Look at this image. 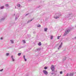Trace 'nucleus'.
Returning a JSON list of instances; mask_svg holds the SVG:
<instances>
[{
  "label": "nucleus",
  "instance_id": "nucleus-1",
  "mask_svg": "<svg viewBox=\"0 0 76 76\" xmlns=\"http://www.w3.org/2000/svg\"><path fill=\"white\" fill-rule=\"evenodd\" d=\"M71 30V28H68V29H66L64 33V36H65V35H66L67 34H68L69 33L70 31Z\"/></svg>",
  "mask_w": 76,
  "mask_h": 76
},
{
  "label": "nucleus",
  "instance_id": "nucleus-2",
  "mask_svg": "<svg viewBox=\"0 0 76 76\" xmlns=\"http://www.w3.org/2000/svg\"><path fill=\"white\" fill-rule=\"evenodd\" d=\"M51 69L52 70V72H54V70L55 69V67L53 65H52L51 67Z\"/></svg>",
  "mask_w": 76,
  "mask_h": 76
},
{
  "label": "nucleus",
  "instance_id": "nucleus-3",
  "mask_svg": "<svg viewBox=\"0 0 76 76\" xmlns=\"http://www.w3.org/2000/svg\"><path fill=\"white\" fill-rule=\"evenodd\" d=\"M43 73L45 75H48V72H47V71L45 70H43Z\"/></svg>",
  "mask_w": 76,
  "mask_h": 76
},
{
  "label": "nucleus",
  "instance_id": "nucleus-4",
  "mask_svg": "<svg viewBox=\"0 0 76 76\" xmlns=\"http://www.w3.org/2000/svg\"><path fill=\"white\" fill-rule=\"evenodd\" d=\"M62 45H63V43L61 42V44L59 45V48H58V50H60V48H61L62 46Z\"/></svg>",
  "mask_w": 76,
  "mask_h": 76
},
{
  "label": "nucleus",
  "instance_id": "nucleus-5",
  "mask_svg": "<svg viewBox=\"0 0 76 76\" xmlns=\"http://www.w3.org/2000/svg\"><path fill=\"white\" fill-rule=\"evenodd\" d=\"M11 58H12V61H15V59L13 58V56H11Z\"/></svg>",
  "mask_w": 76,
  "mask_h": 76
},
{
  "label": "nucleus",
  "instance_id": "nucleus-6",
  "mask_svg": "<svg viewBox=\"0 0 76 76\" xmlns=\"http://www.w3.org/2000/svg\"><path fill=\"white\" fill-rule=\"evenodd\" d=\"M70 76H73V73H71L69 74Z\"/></svg>",
  "mask_w": 76,
  "mask_h": 76
},
{
  "label": "nucleus",
  "instance_id": "nucleus-7",
  "mask_svg": "<svg viewBox=\"0 0 76 76\" xmlns=\"http://www.w3.org/2000/svg\"><path fill=\"white\" fill-rule=\"evenodd\" d=\"M32 19L31 20H28V22H27V23H29V22H31V21H32Z\"/></svg>",
  "mask_w": 76,
  "mask_h": 76
},
{
  "label": "nucleus",
  "instance_id": "nucleus-8",
  "mask_svg": "<svg viewBox=\"0 0 76 76\" xmlns=\"http://www.w3.org/2000/svg\"><path fill=\"white\" fill-rule=\"evenodd\" d=\"M38 45L40 46V45H41V43L40 42L38 44Z\"/></svg>",
  "mask_w": 76,
  "mask_h": 76
},
{
  "label": "nucleus",
  "instance_id": "nucleus-9",
  "mask_svg": "<svg viewBox=\"0 0 76 76\" xmlns=\"http://www.w3.org/2000/svg\"><path fill=\"white\" fill-rule=\"evenodd\" d=\"M47 28H45L44 29V31H45L46 32H47Z\"/></svg>",
  "mask_w": 76,
  "mask_h": 76
},
{
  "label": "nucleus",
  "instance_id": "nucleus-10",
  "mask_svg": "<svg viewBox=\"0 0 76 76\" xmlns=\"http://www.w3.org/2000/svg\"><path fill=\"white\" fill-rule=\"evenodd\" d=\"M59 16H60V15H58V16L56 17H55V18L56 19H58V18H59Z\"/></svg>",
  "mask_w": 76,
  "mask_h": 76
},
{
  "label": "nucleus",
  "instance_id": "nucleus-11",
  "mask_svg": "<svg viewBox=\"0 0 76 76\" xmlns=\"http://www.w3.org/2000/svg\"><path fill=\"white\" fill-rule=\"evenodd\" d=\"M53 36H50V39H53Z\"/></svg>",
  "mask_w": 76,
  "mask_h": 76
},
{
  "label": "nucleus",
  "instance_id": "nucleus-12",
  "mask_svg": "<svg viewBox=\"0 0 76 76\" xmlns=\"http://www.w3.org/2000/svg\"><path fill=\"white\" fill-rule=\"evenodd\" d=\"M23 43L24 44H25V43H26V42H25V40H23Z\"/></svg>",
  "mask_w": 76,
  "mask_h": 76
},
{
  "label": "nucleus",
  "instance_id": "nucleus-13",
  "mask_svg": "<svg viewBox=\"0 0 76 76\" xmlns=\"http://www.w3.org/2000/svg\"><path fill=\"white\" fill-rule=\"evenodd\" d=\"M17 6L18 7H20V4H18Z\"/></svg>",
  "mask_w": 76,
  "mask_h": 76
},
{
  "label": "nucleus",
  "instance_id": "nucleus-14",
  "mask_svg": "<svg viewBox=\"0 0 76 76\" xmlns=\"http://www.w3.org/2000/svg\"><path fill=\"white\" fill-rule=\"evenodd\" d=\"M0 8L1 9H4V6L1 7Z\"/></svg>",
  "mask_w": 76,
  "mask_h": 76
},
{
  "label": "nucleus",
  "instance_id": "nucleus-15",
  "mask_svg": "<svg viewBox=\"0 0 76 76\" xmlns=\"http://www.w3.org/2000/svg\"><path fill=\"white\" fill-rule=\"evenodd\" d=\"M11 44H13V41L12 40H10Z\"/></svg>",
  "mask_w": 76,
  "mask_h": 76
},
{
  "label": "nucleus",
  "instance_id": "nucleus-16",
  "mask_svg": "<svg viewBox=\"0 0 76 76\" xmlns=\"http://www.w3.org/2000/svg\"><path fill=\"white\" fill-rule=\"evenodd\" d=\"M5 6H6V7H8L9 6V4H6L5 5Z\"/></svg>",
  "mask_w": 76,
  "mask_h": 76
},
{
  "label": "nucleus",
  "instance_id": "nucleus-17",
  "mask_svg": "<svg viewBox=\"0 0 76 76\" xmlns=\"http://www.w3.org/2000/svg\"><path fill=\"white\" fill-rule=\"evenodd\" d=\"M21 55V53H19L18 54V56H20Z\"/></svg>",
  "mask_w": 76,
  "mask_h": 76
},
{
  "label": "nucleus",
  "instance_id": "nucleus-18",
  "mask_svg": "<svg viewBox=\"0 0 76 76\" xmlns=\"http://www.w3.org/2000/svg\"><path fill=\"white\" fill-rule=\"evenodd\" d=\"M9 53H7L6 54V56H9Z\"/></svg>",
  "mask_w": 76,
  "mask_h": 76
},
{
  "label": "nucleus",
  "instance_id": "nucleus-19",
  "mask_svg": "<svg viewBox=\"0 0 76 76\" xmlns=\"http://www.w3.org/2000/svg\"><path fill=\"white\" fill-rule=\"evenodd\" d=\"M60 36H58L57 37V39H60Z\"/></svg>",
  "mask_w": 76,
  "mask_h": 76
},
{
  "label": "nucleus",
  "instance_id": "nucleus-20",
  "mask_svg": "<svg viewBox=\"0 0 76 76\" xmlns=\"http://www.w3.org/2000/svg\"><path fill=\"white\" fill-rule=\"evenodd\" d=\"M38 27H41V25H39L38 26H37Z\"/></svg>",
  "mask_w": 76,
  "mask_h": 76
},
{
  "label": "nucleus",
  "instance_id": "nucleus-21",
  "mask_svg": "<svg viewBox=\"0 0 76 76\" xmlns=\"http://www.w3.org/2000/svg\"><path fill=\"white\" fill-rule=\"evenodd\" d=\"M4 19H5V18H2L1 19V20H4Z\"/></svg>",
  "mask_w": 76,
  "mask_h": 76
},
{
  "label": "nucleus",
  "instance_id": "nucleus-22",
  "mask_svg": "<svg viewBox=\"0 0 76 76\" xmlns=\"http://www.w3.org/2000/svg\"><path fill=\"white\" fill-rule=\"evenodd\" d=\"M66 57H65L64 59H63V60H66Z\"/></svg>",
  "mask_w": 76,
  "mask_h": 76
},
{
  "label": "nucleus",
  "instance_id": "nucleus-23",
  "mask_svg": "<svg viewBox=\"0 0 76 76\" xmlns=\"http://www.w3.org/2000/svg\"><path fill=\"white\" fill-rule=\"evenodd\" d=\"M47 67H44V69H45V70H46V69H47Z\"/></svg>",
  "mask_w": 76,
  "mask_h": 76
},
{
  "label": "nucleus",
  "instance_id": "nucleus-24",
  "mask_svg": "<svg viewBox=\"0 0 76 76\" xmlns=\"http://www.w3.org/2000/svg\"><path fill=\"white\" fill-rule=\"evenodd\" d=\"M65 76H69V74L67 73L66 75Z\"/></svg>",
  "mask_w": 76,
  "mask_h": 76
},
{
  "label": "nucleus",
  "instance_id": "nucleus-25",
  "mask_svg": "<svg viewBox=\"0 0 76 76\" xmlns=\"http://www.w3.org/2000/svg\"><path fill=\"white\" fill-rule=\"evenodd\" d=\"M63 73V72L62 71H61L60 72V74H62Z\"/></svg>",
  "mask_w": 76,
  "mask_h": 76
},
{
  "label": "nucleus",
  "instance_id": "nucleus-26",
  "mask_svg": "<svg viewBox=\"0 0 76 76\" xmlns=\"http://www.w3.org/2000/svg\"><path fill=\"white\" fill-rule=\"evenodd\" d=\"M3 70V69H1V70H0V72H2Z\"/></svg>",
  "mask_w": 76,
  "mask_h": 76
},
{
  "label": "nucleus",
  "instance_id": "nucleus-27",
  "mask_svg": "<svg viewBox=\"0 0 76 76\" xmlns=\"http://www.w3.org/2000/svg\"><path fill=\"white\" fill-rule=\"evenodd\" d=\"M15 20H17L18 19V18L17 17H15Z\"/></svg>",
  "mask_w": 76,
  "mask_h": 76
},
{
  "label": "nucleus",
  "instance_id": "nucleus-28",
  "mask_svg": "<svg viewBox=\"0 0 76 76\" xmlns=\"http://www.w3.org/2000/svg\"><path fill=\"white\" fill-rule=\"evenodd\" d=\"M23 58H24V59L25 58V56H23Z\"/></svg>",
  "mask_w": 76,
  "mask_h": 76
},
{
  "label": "nucleus",
  "instance_id": "nucleus-29",
  "mask_svg": "<svg viewBox=\"0 0 76 76\" xmlns=\"http://www.w3.org/2000/svg\"><path fill=\"white\" fill-rule=\"evenodd\" d=\"M24 59V61H26V59L25 58Z\"/></svg>",
  "mask_w": 76,
  "mask_h": 76
},
{
  "label": "nucleus",
  "instance_id": "nucleus-30",
  "mask_svg": "<svg viewBox=\"0 0 76 76\" xmlns=\"http://www.w3.org/2000/svg\"><path fill=\"white\" fill-rule=\"evenodd\" d=\"M35 33H36V32L35 31H34L33 32V34H35Z\"/></svg>",
  "mask_w": 76,
  "mask_h": 76
},
{
  "label": "nucleus",
  "instance_id": "nucleus-31",
  "mask_svg": "<svg viewBox=\"0 0 76 76\" xmlns=\"http://www.w3.org/2000/svg\"><path fill=\"white\" fill-rule=\"evenodd\" d=\"M51 75H54V73H51Z\"/></svg>",
  "mask_w": 76,
  "mask_h": 76
},
{
  "label": "nucleus",
  "instance_id": "nucleus-32",
  "mask_svg": "<svg viewBox=\"0 0 76 76\" xmlns=\"http://www.w3.org/2000/svg\"><path fill=\"white\" fill-rule=\"evenodd\" d=\"M1 39H3V38H2V37H1Z\"/></svg>",
  "mask_w": 76,
  "mask_h": 76
},
{
  "label": "nucleus",
  "instance_id": "nucleus-33",
  "mask_svg": "<svg viewBox=\"0 0 76 76\" xmlns=\"http://www.w3.org/2000/svg\"><path fill=\"white\" fill-rule=\"evenodd\" d=\"M74 39H76V37H75L74 38Z\"/></svg>",
  "mask_w": 76,
  "mask_h": 76
},
{
  "label": "nucleus",
  "instance_id": "nucleus-34",
  "mask_svg": "<svg viewBox=\"0 0 76 76\" xmlns=\"http://www.w3.org/2000/svg\"><path fill=\"white\" fill-rule=\"evenodd\" d=\"M28 15V14H26V16H27V15Z\"/></svg>",
  "mask_w": 76,
  "mask_h": 76
},
{
  "label": "nucleus",
  "instance_id": "nucleus-35",
  "mask_svg": "<svg viewBox=\"0 0 76 76\" xmlns=\"http://www.w3.org/2000/svg\"><path fill=\"white\" fill-rule=\"evenodd\" d=\"M69 16H70V15L69 14Z\"/></svg>",
  "mask_w": 76,
  "mask_h": 76
},
{
  "label": "nucleus",
  "instance_id": "nucleus-36",
  "mask_svg": "<svg viewBox=\"0 0 76 76\" xmlns=\"http://www.w3.org/2000/svg\"><path fill=\"white\" fill-rule=\"evenodd\" d=\"M15 15V14H14V15Z\"/></svg>",
  "mask_w": 76,
  "mask_h": 76
},
{
  "label": "nucleus",
  "instance_id": "nucleus-37",
  "mask_svg": "<svg viewBox=\"0 0 76 76\" xmlns=\"http://www.w3.org/2000/svg\"><path fill=\"white\" fill-rule=\"evenodd\" d=\"M15 8H16V7H15Z\"/></svg>",
  "mask_w": 76,
  "mask_h": 76
}]
</instances>
